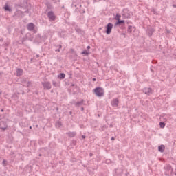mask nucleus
I'll return each mask as SVG.
<instances>
[{
  "label": "nucleus",
  "mask_w": 176,
  "mask_h": 176,
  "mask_svg": "<svg viewBox=\"0 0 176 176\" xmlns=\"http://www.w3.org/2000/svg\"><path fill=\"white\" fill-rule=\"evenodd\" d=\"M152 12H153V13H154V14H156V10H155V9H153Z\"/></svg>",
  "instance_id": "b1692460"
},
{
  "label": "nucleus",
  "mask_w": 176,
  "mask_h": 176,
  "mask_svg": "<svg viewBox=\"0 0 176 176\" xmlns=\"http://www.w3.org/2000/svg\"><path fill=\"white\" fill-rule=\"evenodd\" d=\"M112 28H113V24L109 23L107 25L106 34L109 35L112 31Z\"/></svg>",
  "instance_id": "7ed1b4c3"
},
{
  "label": "nucleus",
  "mask_w": 176,
  "mask_h": 176,
  "mask_svg": "<svg viewBox=\"0 0 176 176\" xmlns=\"http://www.w3.org/2000/svg\"><path fill=\"white\" fill-rule=\"evenodd\" d=\"M165 148H166V147L164 146V145H161V146H158V151H159V152H161L162 153H163V152H164Z\"/></svg>",
  "instance_id": "9b49d317"
},
{
  "label": "nucleus",
  "mask_w": 176,
  "mask_h": 176,
  "mask_svg": "<svg viewBox=\"0 0 176 176\" xmlns=\"http://www.w3.org/2000/svg\"><path fill=\"white\" fill-rule=\"evenodd\" d=\"M82 138L85 139V138H86V136L85 135H82Z\"/></svg>",
  "instance_id": "c85d7f7f"
},
{
  "label": "nucleus",
  "mask_w": 176,
  "mask_h": 176,
  "mask_svg": "<svg viewBox=\"0 0 176 176\" xmlns=\"http://www.w3.org/2000/svg\"><path fill=\"white\" fill-rule=\"evenodd\" d=\"M27 28H28V31H34V32H36L34 30L35 25L33 23H30L28 24Z\"/></svg>",
  "instance_id": "0eeeda50"
},
{
  "label": "nucleus",
  "mask_w": 176,
  "mask_h": 176,
  "mask_svg": "<svg viewBox=\"0 0 176 176\" xmlns=\"http://www.w3.org/2000/svg\"><path fill=\"white\" fill-rule=\"evenodd\" d=\"M123 174V170L122 169H117L116 170V175L120 176Z\"/></svg>",
  "instance_id": "9d476101"
},
{
  "label": "nucleus",
  "mask_w": 176,
  "mask_h": 176,
  "mask_svg": "<svg viewBox=\"0 0 176 176\" xmlns=\"http://www.w3.org/2000/svg\"><path fill=\"white\" fill-rule=\"evenodd\" d=\"M0 129L5 131L8 129V124L5 121H0Z\"/></svg>",
  "instance_id": "20e7f679"
},
{
  "label": "nucleus",
  "mask_w": 176,
  "mask_h": 176,
  "mask_svg": "<svg viewBox=\"0 0 176 176\" xmlns=\"http://www.w3.org/2000/svg\"><path fill=\"white\" fill-rule=\"evenodd\" d=\"M133 28H133V26L129 25L127 30V32H129V34H131L133 32Z\"/></svg>",
  "instance_id": "2eb2a0df"
},
{
  "label": "nucleus",
  "mask_w": 176,
  "mask_h": 176,
  "mask_svg": "<svg viewBox=\"0 0 176 176\" xmlns=\"http://www.w3.org/2000/svg\"><path fill=\"white\" fill-rule=\"evenodd\" d=\"M67 134L69 137L74 138L76 135V132H69Z\"/></svg>",
  "instance_id": "4468645a"
},
{
  "label": "nucleus",
  "mask_w": 176,
  "mask_h": 176,
  "mask_svg": "<svg viewBox=\"0 0 176 176\" xmlns=\"http://www.w3.org/2000/svg\"><path fill=\"white\" fill-rule=\"evenodd\" d=\"M23 75V69H16V76H21Z\"/></svg>",
  "instance_id": "f8f14e48"
},
{
  "label": "nucleus",
  "mask_w": 176,
  "mask_h": 176,
  "mask_svg": "<svg viewBox=\"0 0 176 176\" xmlns=\"http://www.w3.org/2000/svg\"><path fill=\"white\" fill-rule=\"evenodd\" d=\"M160 126L161 127V129H164V127H166V124L164 122H160Z\"/></svg>",
  "instance_id": "f3484780"
},
{
  "label": "nucleus",
  "mask_w": 176,
  "mask_h": 176,
  "mask_svg": "<svg viewBox=\"0 0 176 176\" xmlns=\"http://www.w3.org/2000/svg\"><path fill=\"white\" fill-rule=\"evenodd\" d=\"M87 49H90V45H88L87 47Z\"/></svg>",
  "instance_id": "7c9ffc66"
},
{
  "label": "nucleus",
  "mask_w": 176,
  "mask_h": 176,
  "mask_svg": "<svg viewBox=\"0 0 176 176\" xmlns=\"http://www.w3.org/2000/svg\"><path fill=\"white\" fill-rule=\"evenodd\" d=\"M42 85L46 90H50L52 89V84L49 82H42Z\"/></svg>",
  "instance_id": "423d86ee"
},
{
  "label": "nucleus",
  "mask_w": 176,
  "mask_h": 176,
  "mask_svg": "<svg viewBox=\"0 0 176 176\" xmlns=\"http://www.w3.org/2000/svg\"><path fill=\"white\" fill-rule=\"evenodd\" d=\"M3 164L5 166V164H6V160H3Z\"/></svg>",
  "instance_id": "393cba45"
},
{
  "label": "nucleus",
  "mask_w": 176,
  "mask_h": 176,
  "mask_svg": "<svg viewBox=\"0 0 176 176\" xmlns=\"http://www.w3.org/2000/svg\"><path fill=\"white\" fill-rule=\"evenodd\" d=\"M61 47H63V46L61 45H59V49H61Z\"/></svg>",
  "instance_id": "2f4dec72"
},
{
  "label": "nucleus",
  "mask_w": 176,
  "mask_h": 176,
  "mask_svg": "<svg viewBox=\"0 0 176 176\" xmlns=\"http://www.w3.org/2000/svg\"><path fill=\"white\" fill-rule=\"evenodd\" d=\"M115 140V138L114 137H112L111 138V140L113 141Z\"/></svg>",
  "instance_id": "c756f323"
},
{
  "label": "nucleus",
  "mask_w": 176,
  "mask_h": 176,
  "mask_svg": "<svg viewBox=\"0 0 176 176\" xmlns=\"http://www.w3.org/2000/svg\"><path fill=\"white\" fill-rule=\"evenodd\" d=\"M164 169H165V175H167V176L173 175V168H171V166L166 165L164 167Z\"/></svg>",
  "instance_id": "f03ea898"
},
{
  "label": "nucleus",
  "mask_w": 176,
  "mask_h": 176,
  "mask_svg": "<svg viewBox=\"0 0 176 176\" xmlns=\"http://www.w3.org/2000/svg\"><path fill=\"white\" fill-rule=\"evenodd\" d=\"M56 127H61V122L58 121L56 124Z\"/></svg>",
  "instance_id": "412c9836"
},
{
  "label": "nucleus",
  "mask_w": 176,
  "mask_h": 176,
  "mask_svg": "<svg viewBox=\"0 0 176 176\" xmlns=\"http://www.w3.org/2000/svg\"><path fill=\"white\" fill-rule=\"evenodd\" d=\"M65 78V74L60 73L58 75V79H64Z\"/></svg>",
  "instance_id": "ddd939ff"
},
{
  "label": "nucleus",
  "mask_w": 176,
  "mask_h": 176,
  "mask_svg": "<svg viewBox=\"0 0 176 176\" xmlns=\"http://www.w3.org/2000/svg\"><path fill=\"white\" fill-rule=\"evenodd\" d=\"M81 54H84L85 56H89V53L87 50H84Z\"/></svg>",
  "instance_id": "aec40b11"
},
{
  "label": "nucleus",
  "mask_w": 176,
  "mask_h": 176,
  "mask_svg": "<svg viewBox=\"0 0 176 176\" xmlns=\"http://www.w3.org/2000/svg\"><path fill=\"white\" fill-rule=\"evenodd\" d=\"M4 9H5V10H8V11L10 10V8H9V6H6L4 7Z\"/></svg>",
  "instance_id": "4be33fe9"
},
{
  "label": "nucleus",
  "mask_w": 176,
  "mask_h": 176,
  "mask_svg": "<svg viewBox=\"0 0 176 176\" xmlns=\"http://www.w3.org/2000/svg\"><path fill=\"white\" fill-rule=\"evenodd\" d=\"M119 24H124V20H118L116 23V25H118Z\"/></svg>",
  "instance_id": "dca6fc26"
},
{
  "label": "nucleus",
  "mask_w": 176,
  "mask_h": 176,
  "mask_svg": "<svg viewBox=\"0 0 176 176\" xmlns=\"http://www.w3.org/2000/svg\"><path fill=\"white\" fill-rule=\"evenodd\" d=\"M143 91L145 94H148V96L149 94H152V89L151 88H144Z\"/></svg>",
  "instance_id": "1a4fd4ad"
},
{
  "label": "nucleus",
  "mask_w": 176,
  "mask_h": 176,
  "mask_svg": "<svg viewBox=\"0 0 176 176\" xmlns=\"http://www.w3.org/2000/svg\"><path fill=\"white\" fill-rule=\"evenodd\" d=\"M47 16H48L50 21H54V20H56V16L54 15V13H53L52 11H50L47 13Z\"/></svg>",
  "instance_id": "39448f33"
},
{
  "label": "nucleus",
  "mask_w": 176,
  "mask_h": 176,
  "mask_svg": "<svg viewBox=\"0 0 176 176\" xmlns=\"http://www.w3.org/2000/svg\"><path fill=\"white\" fill-rule=\"evenodd\" d=\"M56 52H60V48L58 50H56Z\"/></svg>",
  "instance_id": "473e14b6"
},
{
  "label": "nucleus",
  "mask_w": 176,
  "mask_h": 176,
  "mask_svg": "<svg viewBox=\"0 0 176 176\" xmlns=\"http://www.w3.org/2000/svg\"><path fill=\"white\" fill-rule=\"evenodd\" d=\"M94 93L97 97H102L104 96V89L101 87H96L94 89Z\"/></svg>",
  "instance_id": "f257e3e1"
},
{
  "label": "nucleus",
  "mask_w": 176,
  "mask_h": 176,
  "mask_svg": "<svg viewBox=\"0 0 176 176\" xmlns=\"http://www.w3.org/2000/svg\"><path fill=\"white\" fill-rule=\"evenodd\" d=\"M31 85V82H28V86H30Z\"/></svg>",
  "instance_id": "a878e982"
},
{
  "label": "nucleus",
  "mask_w": 176,
  "mask_h": 176,
  "mask_svg": "<svg viewBox=\"0 0 176 176\" xmlns=\"http://www.w3.org/2000/svg\"><path fill=\"white\" fill-rule=\"evenodd\" d=\"M92 80H94V82H96V79L95 78H94L92 79Z\"/></svg>",
  "instance_id": "cd10ccee"
},
{
  "label": "nucleus",
  "mask_w": 176,
  "mask_h": 176,
  "mask_svg": "<svg viewBox=\"0 0 176 176\" xmlns=\"http://www.w3.org/2000/svg\"><path fill=\"white\" fill-rule=\"evenodd\" d=\"M173 8H175V5H173Z\"/></svg>",
  "instance_id": "c9c22d12"
},
{
  "label": "nucleus",
  "mask_w": 176,
  "mask_h": 176,
  "mask_svg": "<svg viewBox=\"0 0 176 176\" xmlns=\"http://www.w3.org/2000/svg\"><path fill=\"white\" fill-rule=\"evenodd\" d=\"M106 162H107V163H109V160H107Z\"/></svg>",
  "instance_id": "f704fd0d"
},
{
  "label": "nucleus",
  "mask_w": 176,
  "mask_h": 176,
  "mask_svg": "<svg viewBox=\"0 0 176 176\" xmlns=\"http://www.w3.org/2000/svg\"><path fill=\"white\" fill-rule=\"evenodd\" d=\"M121 17H122V16H120V14H117L116 16V20H117L118 21V20H120Z\"/></svg>",
  "instance_id": "a211bd4d"
},
{
  "label": "nucleus",
  "mask_w": 176,
  "mask_h": 176,
  "mask_svg": "<svg viewBox=\"0 0 176 176\" xmlns=\"http://www.w3.org/2000/svg\"><path fill=\"white\" fill-rule=\"evenodd\" d=\"M83 102H78L76 103V107H79V105H82Z\"/></svg>",
  "instance_id": "5701e85b"
},
{
  "label": "nucleus",
  "mask_w": 176,
  "mask_h": 176,
  "mask_svg": "<svg viewBox=\"0 0 176 176\" xmlns=\"http://www.w3.org/2000/svg\"><path fill=\"white\" fill-rule=\"evenodd\" d=\"M89 156H90V157H91V156H93V153H89Z\"/></svg>",
  "instance_id": "bb28decb"
},
{
  "label": "nucleus",
  "mask_w": 176,
  "mask_h": 176,
  "mask_svg": "<svg viewBox=\"0 0 176 176\" xmlns=\"http://www.w3.org/2000/svg\"><path fill=\"white\" fill-rule=\"evenodd\" d=\"M52 85H53V86H54V87H58V83H57L54 80L52 81Z\"/></svg>",
  "instance_id": "6ab92c4d"
},
{
  "label": "nucleus",
  "mask_w": 176,
  "mask_h": 176,
  "mask_svg": "<svg viewBox=\"0 0 176 176\" xmlns=\"http://www.w3.org/2000/svg\"><path fill=\"white\" fill-rule=\"evenodd\" d=\"M1 112H3V109L1 110Z\"/></svg>",
  "instance_id": "4c0bfd02"
},
{
  "label": "nucleus",
  "mask_w": 176,
  "mask_h": 176,
  "mask_svg": "<svg viewBox=\"0 0 176 176\" xmlns=\"http://www.w3.org/2000/svg\"><path fill=\"white\" fill-rule=\"evenodd\" d=\"M84 108L83 107H81V111H84Z\"/></svg>",
  "instance_id": "72a5a7b5"
},
{
  "label": "nucleus",
  "mask_w": 176,
  "mask_h": 176,
  "mask_svg": "<svg viewBox=\"0 0 176 176\" xmlns=\"http://www.w3.org/2000/svg\"><path fill=\"white\" fill-rule=\"evenodd\" d=\"M30 129H32V126H30Z\"/></svg>",
  "instance_id": "e433bc0d"
},
{
  "label": "nucleus",
  "mask_w": 176,
  "mask_h": 176,
  "mask_svg": "<svg viewBox=\"0 0 176 176\" xmlns=\"http://www.w3.org/2000/svg\"><path fill=\"white\" fill-rule=\"evenodd\" d=\"M111 105H112V107H114V108H116V107H118V105H119V100L113 99L111 101Z\"/></svg>",
  "instance_id": "6e6552de"
}]
</instances>
